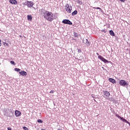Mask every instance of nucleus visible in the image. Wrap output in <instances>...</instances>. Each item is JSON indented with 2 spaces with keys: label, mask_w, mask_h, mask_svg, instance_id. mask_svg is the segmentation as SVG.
Wrapping results in <instances>:
<instances>
[{
  "label": "nucleus",
  "mask_w": 130,
  "mask_h": 130,
  "mask_svg": "<svg viewBox=\"0 0 130 130\" xmlns=\"http://www.w3.org/2000/svg\"><path fill=\"white\" fill-rule=\"evenodd\" d=\"M104 93L106 97H109L110 96V93L107 91H104Z\"/></svg>",
  "instance_id": "nucleus-11"
},
{
  "label": "nucleus",
  "mask_w": 130,
  "mask_h": 130,
  "mask_svg": "<svg viewBox=\"0 0 130 130\" xmlns=\"http://www.w3.org/2000/svg\"><path fill=\"white\" fill-rule=\"evenodd\" d=\"M3 44L4 46H8V47L10 46V45H9V44H8V43L4 42Z\"/></svg>",
  "instance_id": "nucleus-17"
},
{
  "label": "nucleus",
  "mask_w": 130,
  "mask_h": 130,
  "mask_svg": "<svg viewBox=\"0 0 130 130\" xmlns=\"http://www.w3.org/2000/svg\"><path fill=\"white\" fill-rule=\"evenodd\" d=\"M15 116H16V117H19L21 116V112H20V111L18 110H16L15 111Z\"/></svg>",
  "instance_id": "nucleus-8"
},
{
  "label": "nucleus",
  "mask_w": 130,
  "mask_h": 130,
  "mask_svg": "<svg viewBox=\"0 0 130 130\" xmlns=\"http://www.w3.org/2000/svg\"><path fill=\"white\" fill-rule=\"evenodd\" d=\"M65 10L67 13H69V14H71L72 13V10H73V8L71 6H70L69 5H67L66 6Z\"/></svg>",
  "instance_id": "nucleus-3"
},
{
  "label": "nucleus",
  "mask_w": 130,
  "mask_h": 130,
  "mask_svg": "<svg viewBox=\"0 0 130 130\" xmlns=\"http://www.w3.org/2000/svg\"><path fill=\"white\" fill-rule=\"evenodd\" d=\"M23 129H24V130H28L29 129H28V128H27V127H26V126H23Z\"/></svg>",
  "instance_id": "nucleus-24"
},
{
  "label": "nucleus",
  "mask_w": 130,
  "mask_h": 130,
  "mask_svg": "<svg viewBox=\"0 0 130 130\" xmlns=\"http://www.w3.org/2000/svg\"><path fill=\"white\" fill-rule=\"evenodd\" d=\"M119 1L122 3H124V2H125V0H119Z\"/></svg>",
  "instance_id": "nucleus-25"
},
{
  "label": "nucleus",
  "mask_w": 130,
  "mask_h": 130,
  "mask_svg": "<svg viewBox=\"0 0 130 130\" xmlns=\"http://www.w3.org/2000/svg\"><path fill=\"white\" fill-rule=\"evenodd\" d=\"M74 35L75 36V37H76L77 38H78V37H79V34H78V33L74 32Z\"/></svg>",
  "instance_id": "nucleus-16"
},
{
  "label": "nucleus",
  "mask_w": 130,
  "mask_h": 130,
  "mask_svg": "<svg viewBox=\"0 0 130 130\" xmlns=\"http://www.w3.org/2000/svg\"><path fill=\"white\" fill-rule=\"evenodd\" d=\"M34 9H35V7H33Z\"/></svg>",
  "instance_id": "nucleus-33"
},
{
  "label": "nucleus",
  "mask_w": 130,
  "mask_h": 130,
  "mask_svg": "<svg viewBox=\"0 0 130 130\" xmlns=\"http://www.w3.org/2000/svg\"><path fill=\"white\" fill-rule=\"evenodd\" d=\"M109 34L111 35V36H115V35L114 34V32H113V30H110Z\"/></svg>",
  "instance_id": "nucleus-14"
},
{
  "label": "nucleus",
  "mask_w": 130,
  "mask_h": 130,
  "mask_svg": "<svg viewBox=\"0 0 130 130\" xmlns=\"http://www.w3.org/2000/svg\"><path fill=\"white\" fill-rule=\"evenodd\" d=\"M94 101H95L96 102V100L95 99H94Z\"/></svg>",
  "instance_id": "nucleus-32"
},
{
  "label": "nucleus",
  "mask_w": 130,
  "mask_h": 130,
  "mask_svg": "<svg viewBox=\"0 0 130 130\" xmlns=\"http://www.w3.org/2000/svg\"><path fill=\"white\" fill-rule=\"evenodd\" d=\"M78 51H80V52H81V50L80 49H78Z\"/></svg>",
  "instance_id": "nucleus-30"
},
{
  "label": "nucleus",
  "mask_w": 130,
  "mask_h": 130,
  "mask_svg": "<svg viewBox=\"0 0 130 130\" xmlns=\"http://www.w3.org/2000/svg\"><path fill=\"white\" fill-rule=\"evenodd\" d=\"M50 93H54V91H53V90H51L50 91Z\"/></svg>",
  "instance_id": "nucleus-26"
},
{
  "label": "nucleus",
  "mask_w": 130,
  "mask_h": 130,
  "mask_svg": "<svg viewBox=\"0 0 130 130\" xmlns=\"http://www.w3.org/2000/svg\"><path fill=\"white\" fill-rule=\"evenodd\" d=\"M119 84H120V86H122V87L127 86V85H128L127 82H126V81H125V80H121L119 81Z\"/></svg>",
  "instance_id": "nucleus-4"
},
{
  "label": "nucleus",
  "mask_w": 130,
  "mask_h": 130,
  "mask_svg": "<svg viewBox=\"0 0 130 130\" xmlns=\"http://www.w3.org/2000/svg\"><path fill=\"white\" fill-rule=\"evenodd\" d=\"M98 58H99V59L102 60V61H103V62H104L105 63H108V62H109V61L108 60H107L106 59L104 58V57H103L101 55L98 56Z\"/></svg>",
  "instance_id": "nucleus-5"
},
{
  "label": "nucleus",
  "mask_w": 130,
  "mask_h": 130,
  "mask_svg": "<svg viewBox=\"0 0 130 130\" xmlns=\"http://www.w3.org/2000/svg\"><path fill=\"white\" fill-rule=\"evenodd\" d=\"M93 9H96V10H100L101 11H102V9H101V8H100V7H93Z\"/></svg>",
  "instance_id": "nucleus-22"
},
{
  "label": "nucleus",
  "mask_w": 130,
  "mask_h": 130,
  "mask_svg": "<svg viewBox=\"0 0 130 130\" xmlns=\"http://www.w3.org/2000/svg\"><path fill=\"white\" fill-rule=\"evenodd\" d=\"M77 3H78V4H79V5H82V1H77Z\"/></svg>",
  "instance_id": "nucleus-23"
},
{
  "label": "nucleus",
  "mask_w": 130,
  "mask_h": 130,
  "mask_svg": "<svg viewBox=\"0 0 130 130\" xmlns=\"http://www.w3.org/2000/svg\"><path fill=\"white\" fill-rule=\"evenodd\" d=\"M109 82H111V83H112V84H115V83H116V82L115 81V80H114V79L113 78L109 79Z\"/></svg>",
  "instance_id": "nucleus-12"
},
{
  "label": "nucleus",
  "mask_w": 130,
  "mask_h": 130,
  "mask_svg": "<svg viewBox=\"0 0 130 130\" xmlns=\"http://www.w3.org/2000/svg\"><path fill=\"white\" fill-rule=\"evenodd\" d=\"M38 122H39V123H43V121H42L41 119H38Z\"/></svg>",
  "instance_id": "nucleus-20"
},
{
  "label": "nucleus",
  "mask_w": 130,
  "mask_h": 130,
  "mask_svg": "<svg viewBox=\"0 0 130 130\" xmlns=\"http://www.w3.org/2000/svg\"><path fill=\"white\" fill-rule=\"evenodd\" d=\"M20 75L21 76H27V72L24 71H21V72H19Z\"/></svg>",
  "instance_id": "nucleus-10"
},
{
  "label": "nucleus",
  "mask_w": 130,
  "mask_h": 130,
  "mask_svg": "<svg viewBox=\"0 0 130 130\" xmlns=\"http://www.w3.org/2000/svg\"><path fill=\"white\" fill-rule=\"evenodd\" d=\"M14 70H15L16 72H20V71H21V69H18V68H15Z\"/></svg>",
  "instance_id": "nucleus-19"
},
{
  "label": "nucleus",
  "mask_w": 130,
  "mask_h": 130,
  "mask_svg": "<svg viewBox=\"0 0 130 130\" xmlns=\"http://www.w3.org/2000/svg\"><path fill=\"white\" fill-rule=\"evenodd\" d=\"M44 18L49 21V22H52L54 20V17H53V13L49 11H46L44 14Z\"/></svg>",
  "instance_id": "nucleus-1"
},
{
  "label": "nucleus",
  "mask_w": 130,
  "mask_h": 130,
  "mask_svg": "<svg viewBox=\"0 0 130 130\" xmlns=\"http://www.w3.org/2000/svg\"><path fill=\"white\" fill-rule=\"evenodd\" d=\"M0 46H2V41L0 40Z\"/></svg>",
  "instance_id": "nucleus-27"
},
{
  "label": "nucleus",
  "mask_w": 130,
  "mask_h": 130,
  "mask_svg": "<svg viewBox=\"0 0 130 130\" xmlns=\"http://www.w3.org/2000/svg\"><path fill=\"white\" fill-rule=\"evenodd\" d=\"M115 115L118 117V118H120L122 121H123V122H126V123H129V122L126 120V119L123 118V117H120V116L118 115L117 114H115Z\"/></svg>",
  "instance_id": "nucleus-2"
},
{
  "label": "nucleus",
  "mask_w": 130,
  "mask_h": 130,
  "mask_svg": "<svg viewBox=\"0 0 130 130\" xmlns=\"http://www.w3.org/2000/svg\"><path fill=\"white\" fill-rule=\"evenodd\" d=\"M62 23H63V24H67L68 25H73V23L68 19H64L62 20Z\"/></svg>",
  "instance_id": "nucleus-7"
},
{
  "label": "nucleus",
  "mask_w": 130,
  "mask_h": 130,
  "mask_svg": "<svg viewBox=\"0 0 130 130\" xmlns=\"http://www.w3.org/2000/svg\"><path fill=\"white\" fill-rule=\"evenodd\" d=\"M10 63H11V64H13V66H16V63H15V61L13 60L10 61Z\"/></svg>",
  "instance_id": "nucleus-18"
},
{
  "label": "nucleus",
  "mask_w": 130,
  "mask_h": 130,
  "mask_svg": "<svg viewBox=\"0 0 130 130\" xmlns=\"http://www.w3.org/2000/svg\"><path fill=\"white\" fill-rule=\"evenodd\" d=\"M78 14V11L77 10L74 11L73 12H72V16H75Z\"/></svg>",
  "instance_id": "nucleus-15"
},
{
  "label": "nucleus",
  "mask_w": 130,
  "mask_h": 130,
  "mask_svg": "<svg viewBox=\"0 0 130 130\" xmlns=\"http://www.w3.org/2000/svg\"><path fill=\"white\" fill-rule=\"evenodd\" d=\"M26 6L27 8H32L34 6V3L32 1H27Z\"/></svg>",
  "instance_id": "nucleus-6"
},
{
  "label": "nucleus",
  "mask_w": 130,
  "mask_h": 130,
  "mask_svg": "<svg viewBox=\"0 0 130 130\" xmlns=\"http://www.w3.org/2000/svg\"><path fill=\"white\" fill-rule=\"evenodd\" d=\"M0 66H1V63H0Z\"/></svg>",
  "instance_id": "nucleus-34"
},
{
  "label": "nucleus",
  "mask_w": 130,
  "mask_h": 130,
  "mask_svg": "<svg viewBox=\"0 0 130 130\" xmlns=\"http://www.w3.org/2000/svg\"><path fill=\"white\" fill-rule=\"evenodd\" d=\"M9 3L12 5H17L18 4L16 0H10Z\"/></svg>",
  "instance_id": "nucleus-9"
},
{
  "label": "nucleus",
  "mask_w": 130,
  "mask_h": 130,
  "mask_svg": "<svg viewBox=\"0 0 130 130\" xmlns=\"http://www.w3.org/2000/svg\"><path fill=\"white\" fill-rule=\"evenodd\" d=\"M102 32H105V30H102Z\"/></svg>",
  "instance_id": "nucleus-28"
},
{
  "label": "nucleus",
  "mask_w": 130,
  "mask_h": 130,
  "mask_svg": "<svg viewBox=\"0 0 130 130\" xmlns=\"http://www.w3.org/2000/svg\"><path fill=\"white\" fill-rule=\"evenodd\" d=\"M57 130H62V129H58Z\"/></svg>",
  "instance_id": "nucleus-31"
},
{
  "label": "nucleus",
  "mask_w": 130,
  "mask_h": 130,
  "mask_svg": "<svg viewBox=\"0 0 130 130\" xmlns=\"http://www.w3.org/2000/svg\"><path fill=\"white\" fill-rule=\"evenodd\" d=\"M27 18L28 21H32V16L28 15L27 16Z\"/></svg>",
  "instance_id": "nucleus-13"
},
{
  "label": "nucleus",
  "mask_w": 130,
  "mask_h": 130,
  "mask_svg": "<svg viewBox=\"0 0 130 130\" xmlns=\"http://www.w3.org/2000/svg\"><path fill=\"white\" fill-rule=\"evenodd\" d=\"M97 55H99V54L98 53H96Z\"/></svg>",
  "instance_id": "nucleus-29"
},
{
  "label": "nucleus",
  "mask_w": 130,
  "mask_h": 130,
  "mask_svg": "<svg viewBox=\"0 0 130 130\" xmlns=\"http://www.w3.org/2000/svg\"><path fill=\"white\" fill-rule=\"evenodd\" d=\"M86 45H90V44H89V43H90V42H89L88 39H86Z\"/></svg>",
  "instance_id": "nucleus-21"
}]
</instances>
